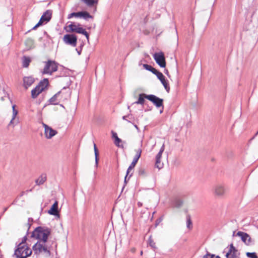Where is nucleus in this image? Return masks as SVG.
Masks as SVG:
<instances>
[{"label":"nucleus","instance_id":"obj_1","mask_svg":"<svg viewBox=\"0 0 258 258\" xmlns=\"http://www.w3.org/2000/svg\"><path fill=\"white\" fill-rule=\"evenodd\" d=\"M51 233V228L42 226L35 228L32 232L30 237L38 240L32 247L35 254H39L40 253L44 252L48 256L51 255L49 247L45 244Z\"/></svg>","mask_w":258,"mask_h":258},{"label":"nucleus","instance_id":"obj_2","mask_svg":"<svg viewBox=\"0 0 258 258\" xmlns=\"http://www.w3.org/2000/svg\"><path fill=\"white\" fill-rule=\"evenodd\" d=\"M32 254V250L27 245L19 244L15 249L13 256L17 258H26Z\"/></svg>","mask_w":258,"mask_h":258},{"label":"nucleus","instance_id":"obj_3","mask_svg":"<svg viewBox=\"0 0 258 258\" xmlns=\"http://www.w3.org/2000/svg\"><path fill=\"white\" fill-rule=\"evenodd\" d=\"M48 80L44 79L31 91V97L36 98L48 85Z\"/></svg>","mask_w":258,"mask_h":258},{"label":"nucleus","instance_id":"obj_4","mask_svg":"<svg viewBox=\"0 0 258 258\" xmlns=\"http://www.w3.org/2000/svg\"><path fill=\"white\" fill-rule=\"evenodd\" d=\"M45 65L42 72L43 74L52 75L57 70L58 64L54 60H48L45 62Z\"/></svg>","mask_w":258,"mask_h":258},{"label":"nucleus","instance_id":"obj_5","mask_svg":"<svg viewBox=\"0 0 258 258\" xmlns=\"http://www.w3.org/2000/svg\"><path fill=\"white\" fill-rule=\"evenodd\" d=\"M80 24H78L77 25L75 23L71 22L70 24L68 26L69 30H67L68 32H75L79 34H82L85 36L88 40L89 39V35L85 29L82 27H80Z\"/></svg>","mask_w":258,"mask_h":258},{"label":"nucleus","instance_id":"obj_6","mask_svg":"<svg viewBox=\"0 0 258 258\" xmlns=\"http://www.w3.org/2000/svg\"><path fill=\"white\" fill-rule=\"evenodd\" d=\"M227 192V189L224 184L218 183L214 186L213 193L218 198H223Z\"/></svg>","mask_w":258,"mask_h":258},{"label":"nucleus","instance_id":"obj_7","mask_svg":"<svg viewBox=\"0 0 258 258\" xmlns=\"http://www.w3.org/2000/svg\"><path fill=\"white\" fill-rule=\"evenodd\" d=\"M57 93H59V101H67L71 98V91L69 87H64Z\"/></svg>","mask_w":258,"mask_h":258},{"label":"nucleus","instance_id":"obj_8","mask_svg":"<svg viewBox=\"0 0 258 258\" xmlns=\"http://www.w3.org/2000/svg\"><path fill=\"white\" fill-rule=\"evenodd\" d=\"M146 98L151 101L157 108H160L162 107V108H164L163 106V99L159 98L158 97L154 95H149V96H146Z\"/></svg>","mask_w":258,"mask_h":258},{"label":"nucleus","instance_id":"obj_9","mask_svg":"<svg viewBox=\"0 0 258 258\" xmlns=\"http://www.w3.org/2000/svg\"><path fill=\"white\" fill-rule=\"evenodd\" d=\"M154 58L156 61V63L161 68H165L166 67V60L164 56V54L163 52L155 53L153 55Z\"/></svg>","mask_w":258,"mask_h":258},{"label":"nucleus","instance_id":"obj_10","mask_svg":"<svg viewBox=\"0 0 258 258\" xmlns=\"http://www.w3.org/2000/svg\"><path fill=\"white\" fill-rule=\"evenodd\" d=\"M64 42L74 47L76 46L77 42V37L74 34H66L63 36Z\"/></svg>","mask_w":258,"mask_h":258},{"label":"nucleus","instance_id":"obj_11","mask_svg":"<svg viewBox=\"0 0 258 258\" xmlns=\"http://www.w3.org/2000/svg\"><path fill=\"white\" fill-rule=\"evenodd\" d=\"M155 75L158 79L161 81V83L163 85L166 91L169 93L170 91V86L168 83V80L165 79L164 76L161 72H159L157 70L154 74Z\"/></svg>","mask_w":258,"mask_h":258},{"label":"nucleus","instance_id":"obj_12","mask_svg":"<svg viewBox=\"0 0 258 258\" xmlns=\"http://www.w3.org/2000/svg\"><path fill=\"white\" fill-rule=\"evenodd\" d=\"M240 252H238V250L234 246L233 243H231L229 245V248L228 251L225 254L226 258H239Z\"/></svg>","mask_w":258,"mask_h":258},{"label":"nucleus","instance_id":"obj_13","mask_svg":"<svg viewBox=\"0 0 258 258\" xmlns=\"http://www.w3.org/2000/svg\"><path fill=\"white\" fill-rule=\"evenodd\" d=\"M43 125L45 128L44 134L46 138L50 139L57 134V132L56 130L52 129L47 124L43 123Z\"/></svg>","mask_w":258,"mask_h":258},{"label":"nucleus","instance_id":"obj_14","mask_svg":"<svg viewBox=\"0 0 258 258\" xmlns=\"http://www.w3.org/2000/svg\"><path fill=\"white\" fill-rule=\"evenodd\" d=\"M237 235L241 237V240L246 245H250L251 243V238L250 236L246 233L238 231L237 233Z\"/></svg>","mask_w":258,"mask_h":258},{"label":"nucleus","instance_id":"obj_15","mask_svg":"<svg viewBox=\"0 0 258 258\" xmlns=\"http://www.w3.org/2000/svg\"><path fill=\"white\" fill-rule=\"evenodd\" d=\"M52 14V10H48L46 11L44 13V14L42 15L39 21L43 24L44 22L45 23H47L48 22H49L50 20V19L51 18Z\"/></svg>","mask_w":258,"mask_h":258},{"label":"nucleus","instance_id":"obj_16","mask_svg":"<svg viewBox=\"0 0 258 258\" xmlns=\"http://www.w3.org/2000/svg\"><path fill=\"white\" fill-rule=\"evenodd\" d=\"M23 86L26 89L31 86L35 82V79L31 77H24L23 78Z\"/></svg>","mask_w":258,"mask_h":258},{"label":"nucleus","instance_id":"obj_17","mask_svg":"<svg viewBox=\"0 0 258 258\" xmlns=\"http://www.w3.org/2000/svg\"><path fill=\"white\" fill-rule=\"evenodd\" d=\"M48 213L51 215L57 216L58 215V202L55 201L51 206L50 209L48 211Z\"/></svg>","mask_w":258,"mask_h":258},{"label":"nucleus","instance_id":"obj_18","mask_svg":"<svg viewBox=\"0 0 258 258\" xmlns=\"http://www.w3.org/2000/svg\"><path fill=\"white\" fill-rule=\"evenodd\" d=\"M46 175L45 174H41L36 180L37 185H40L43 184L46 180Z\"/></svg>","mask_w":258,"mask_h":258},{"label":"nucleus","instance_id":"obj_19","mask_svg":"<svg viewBox=\"0 0 258 258\" xmlns=\"http://www.w3.org/2000/svg\"><path fill=\"white\" fill-rule=\"evenodd\" d=\"M58 98H59V93H57L49 100V103L52 105L58 104L59 102Z\"/></svg>","mask_w":258,"mask_h":258},{"label":"nucleus","instance_id":"obj_20","mask_svg":"<svg viewBox=\"0 0 258 258\" xmlns=\"http://www.w3.org/2000/svg\"><path fill=\"white\" fill-rule=\"evenodd\" d=\"M146 96H149V95H147L144 93L140 94L139 96L138 100L136 101L134 103L137 104H144L145 103V98H146Z\"/></svg>","mask_w":258,"mask_h":258},{"label":"nucleus","instance_id":"obj_21","mask_svg":"<svg viewBox=\"0 0 258 258\" xmlns=\"http://www.w3.org/2000/svg\"><path fill=\"white\" fill-rule=\"evenodd\" d=\"M31 62L30 57L24 56L22 58V66L24 68H28Z\"/></svg>","mask_w":258,"mask_h":258},{"label":"nucleus","instance_id":"obj_22","mask_svg":"<svg viewBox=\"0 0 258 258\" xmlns=\"http://www.w3.org/2000/svg\"><path fill=\"white\" fill-rule=\"evenodd\" d=\"M136 152V155L134 156L133 161L137 163L139 158L141 157L142 150L141 148H139L135 150Z\"/></svg>","mask_w":258,"mask_h":258},{"label":"nucleus","instance_id":"obj_23","mask_svg":"<svg viewBox=\"0 0 258 258\" xmlns=\"http://www.w3.org/2000/svg\"><path fill=\"white\" fill-rule=\"evenodd\" d=\"M183 205V201L179 199H176L173 202V206L175 208H180Z\"/></svg>","mask_w":258,"mask_h":258},{"label":"nucleus","instance_id":"obj_24","mask_svg":"<svg viewBox=\"0 0 258 258\" xmlns=\"http://www.w3.org/2000/svg\"><path fill=\"white\" fill-rule=\"evenodd\" d=\"M122 119L123 120H126L128 122L134 124V123L133 122V120H134V117H133L132 114H129L127 115L123 116Z\"/></svg>","mask_w":258,"mask_h":258},{"label":"nucleus","instance_id":"obj_25","mask_svg":"<svg viewBox=\"0 0 258 258\" xmlns=\"http://www.w3.org/2000/svg\"><path fill=\"white\" fill-rule=\"evenodd\" d=\"M94 153H95V164L96 166L98 165V160H99V152L97 149V148L96 147V145L95 143H94Z\"/></svg>","mask_w":258,"mask_h":258},{"label":"nucleus","instance_id":"obj_26","mask_svg":"<svg viewBox=\"0 0 258 258\" xmlns=\"http://www.w3.org/2000/svg\"><path fill=\"white\" fill-rule=\"evenodd\" d=\"M81 13L80 17H82L85 20L93 18V17L87 11H81Z\"/></svg>","mask_w":258,"mask_h":258},{"label":"nucleus","instance_id":"obj_27","mask_svg":"<svg viewBox=\"0 0 258 258\" xmlns=\"http://www.w3.org/2000/svg\"><path fill=\"white\" fill-rule=\"evenodd\" d=\"M84 3H85L88 6L92 7L94 4L98 3L97 0H81Z\"/></svg>","mask_w":258,"mask_h":258},{"label":"nucleus","instance_id":"obj_28","mask_svg":"<svg viewBox=\"0 0 258 258\" xmlns=\"http://www.w3.org/2000/svg\"><path fill=\"white\" fill-rule=\"evenodd\" d=\"M143 66L144 69L151 72L153 74H154V73L157 71L156 69L148 64H143Z\"/></svg>","mask_w":258,"mask_h":258},{"label":"nucleus","instance_id":"obj_29","mask_svg":"<svg viewBox=\"0 0 258 258\" xmlns=\"http://www.w3.org/2000/svg\"><path fill=\"white\" fill-rule=\"evenodd\" d=\"M186 226L189 229L192 227V221L189 215H187L186 217Z\"/></svg>","mask_w":258,"mask_h":258},{"label":"nucleus","instance_id":"obj_30","mask_svg":"<svg viewBox=\"0 0 258 258\" xmlns=\"http://www.w3.org/2000/svg\"><path fill=\"white\" fill-rule=\"evenodd\" d=\"M81 14V12H77V13H75V12L72 13L68 15V18L71 19V18H72L73 17H80Z\"/></svg>","mask_w":258,"mask_h":258},{"label":"nucleus","instance_id":"obj_31","mask_svg":"<svg viewBox=\"0 0 258 258\" xmlns=\"http://www.w3.org/2000/svg\"><path fill=\"white\" fill-rule=\"evenodd\" d=\"M155 166L159 169H161L163 167V164L161 163L160 159H156Z\"/></svg>","mask_w":258,"mask_h":258},{"label":"nucleus","instance_id":"obj_32","mask_svg":"<svg viewBox=\"0 0 258 258\" xmlns=\"http://www.w3.org/2000/svg\"><path fill=\"white\" fill-rule=\"evenodd\" d=\"M136 162H134L133 161H132V162L131 163V165H130V166L128 167L127 170V174H129L131 172V170H133L134 167H135L136 165Z\"/></svg>","mask_w":258,"mask_h":258},{"label":"nucleus","instance_id":"obj_33","mask_svg":"<svg viewBox=\"0 0 258 258\" xmlns=\"http://www.w3.org/2000/svg\"><path fill=\"white\" fill-rule=\"evenodd\" d=\"M246 255L249 258H258L256 253L254 252H247L246 253Z\"/></svg>","mask_w":258,"mask_h":258},{"label":"nucleus","instance_id":"obj_34","mask_svg":"<svg viewBox=\"0 0 258 258\" xmlns=\"http://www.w3.org/2000/svg\"><path fill=\"white\" fill-rule=\"evenodd\" d=\"M148 241H149V244L150 246L151 247H152L153 248L156 249V243H155V242H154L153 240L150 237Z\"/></svg>","mask_w":258,"mask_h":258},{"label":"nucleus","instance_id":"obj_35","mask_svg":"<svg viewBox=\"0 0 258 258\" xmlns=\"http://www.w3.org/2000/svg\"><path fill=\"white\" fill-rule=\"evenodd\" d=\"M15 105H13L12 106L13 108V119H15L16 115L18 114V111L15 109Z\"/></svg>","mask_w":258,"mask_h":258},{"label":"nucleus","instance_id":"obj_36","mask_svg":"<svg viewBox=\"0 0 258 258\" xmlns=\"http://www.w3.org/2000/svg\"><path fill=\"white\" fill-rule=\"evenodd\" d=\"M139 175L140 176H145L146 175V171L145 169L143 168H141L139 170Z\"/></svg>","mask_w":258,"mask_h":258},{"label":"nucleus","instance_id":"obj_37","mask_svg":"<svg viewBox=\"0 0 258 258\" xmlns=\"http://www.w3.org/2000/svg\"><path fill=\"white\" fill-rule=\"evenodd\" d=\"M121 140L119 139V138H117L114 141L115 145L117 147H121L123 148L122 146H120L119 143L121 142Z\"/></svg>","mask_w":258,"mask_h":258},{"label":"nucleus","instance_id":"obj_38","mask_svg":"<svg viewBox=\"0 0 258 258\" xmlns=\"http://www.w3.org/2000/svg\"><path fill=\"white\" fill-rule=\"evenodd\" d=\"M214 254H211L209 252H207V253L205 255H204L203 258H214Z\"/></svg>","mask_w":258,"mask_h":258},{"label":"nucleus","instance_id":"obj_39","mask_svg":"<svg viewBox=\"0 0 258 258\" xmlns=\"http://www.w3.org/2000/svg\"><path fill=\"white\" fill-rule=\"evenodd\" d=\"M27 235H28L26 234V235H25L24 237H23V238H22V241L19 244H21L22 245H26L25 243L27 240Z\"/></svg>","mask_w":258,"mask_h":258},{"label":"nucleus","instance_id":"obj_40","mask_svg":"<svg viewBox=\"0 0 258 258\" xmlns=\"http://www.w3.org/2000/svg\"><path fill=\"white\" fill-rule=\"evenodd\" d=\"M132 174H133V173H132L130 175V176H129V177H127V176H128V174H127V173L126 174V175H125V177H124V183H125V184H126V183L127 181V180H129V179L130 178V177L132 176Z\"/></svg>","mask_w":258,"mask_h":258},{"label":"nucleus","instance_id":"obj_41","mask_svg":"<svg viewBox=\"0 0 258 258\" xmlns=\"http://www.w3.org/2000/svg\"><path fill=\"white\" fill-rule=\"evenodd\" d=\"M43 24V23H42L40 21H39V22H38V23L33 27V28L32 29V30H35L37 28H38L39 26L42 25Z\"/></svg>","mask_w":258,"mask_h":258},{"label":"nucleus","instance_id":"obj_42","mask_svg":"<svg viewBox=\"0 0 258 258\" xmlns=\"http://www.w3.org/2000/svg\"><path fill=\"white\" fill-rule=\"evenodd\" d=\"M111 133L112 134V138H114L115 140L117 138H118L116 133L114 132L113 131H112Z\"/></svg>","mask_w":258,"mask_h":258},{"label":"nucleus","instance_id":"obj_43","mask_svg":"<svg viewBox=\"0 0 258 258\" xmlns=\"http://www.w3.org/2000/svg\"><path fill=\"white\" fill-rule=\"evenodd\" d=\"M162 155V153L159 152V153L157 154V155L156 156V159H161Z\"/></svg>","mask_w":258,"mask_h":258},{"label":"nucleus","instance_id":"obj_44","mask_svg":"<svg viewBox=\"0 0 258 258\" xmlns=\"http://www.w3.org/2000/svg\"><path fill=\"white\" fill-rule=\"evenodd\" d=\"M27 226H28V230H27V235H28V234H29V229L30 228V227L31 226V223H27Z\"/></svg>","mask_w":258,"mask_h":258},{"label":"nucleus","instance_id":"obj_45","mask_svg":"<svg viewBox=\"0 0 258 258\" xmlns=\"http://www.w3.org/2000/svg\"><path fill=\"white\" fill-rule=\"evenodd\" d=\"M164 149H165V146H164V145L163 144L162 145V146L161 147L159 152H160L163 153V151H164Z\"/></svg>","mask_w":258,"mask_h":258},{"label":"nucleus","instance_id":"obj_46","mask_svg":"<svg viewBox=\"0 0 258 258\" xmlns=\"http://www.w3.org/2000/svg\"><path fill=\"white\" fill-rule=\"evenodd\" d=\"M32 191V189H30V190H27L26 191H23L21 194V196H23L24 194H25L26 192L27 193L29 191Z\"/></svg>","mask_w":258,"mask_h":258},{"label":"nucleus","instance_id":"obj_47","mask_svg":"<svg viewBox=\"0 0 258 258\" xmlns=\"http://www.w3.org/2000/svg\"><path fill=\"white\" fill-rule=\"evenodd\" d=\"M33 221V219L32 218H29L28 219V223H32Z\"/></svg>","mask_w":258,"mask_h":258},{"label":"nucleus","instance_id":"obj_48","mask_svg":"<svg viewBox=\"0 0 258 258\" xmlns=\"http://www.w3.org/2000/svg\"><path fill=\"white\" fill-rule=\"evenodd\" d=\"M76 50L77 51L78 54L80 55L81 53V50H82V47H81V49L80 50H78V49L77 48H76Z\"/></svg>","mask_w":258,"mask_h":258},{"label":"nucleus","instance_id":"obj_49","mask_svg":"<svg viewBox=\"0 0 258 258\" xmlns=\"http://www.w3.org/2000/svg\"><path fill=\"white\" fill-rule=\"evenodd\" d=\"M164 73L165 74H166L167 75H168V74H169L168 71L167 69H165Z\"/></svg>","mask_w":258,"mask_h":258},{"label":"nucleus","instance_id":"obj_50","mask_svg":"<svg viewBox=\"0 0 258 258\" xmlns=\"http://www.w3.org/2000/svg\"><path fill=\"white\" fill-rule=\"evenodd\" d=\"M14 120V119H13V118H12V119L11 120L10 123H9V125H11V124H12L13 123Z\"/></svg>","mask_w":258,"mask_h":258},{"label":"nucleus","instance_id":"obj_51","mask_svg":"<svg viewBox=\"0 0 258 258\" xmlns=\"http://www.w3.org/2000/svg\"><path fill=\"white\" fill-rule=\"evenodd\" d=\"M131 251L133 253L135 252V251H136V249H135V248H131Z\"/></svg>","mask_w":258,"mask_h":258},{"label":"nucleus","instance_id":"obj_52","mask_svg":"<svg viewBox=\"0 0 258 258\" xmlns=\"http://www.w3.org/2000/svg\"><path fill=\"white\" fill-rule=\"evenodd\" d=\"M158 220H157L156 221V226H157V225L159 224V222H160V220H159V222H158Z\"/></svg>","mask_w":258,"mask_h":258},{"label":"nucleus","instance_id":"obj_53","mask_svg":"<svg viewBox=\"0 0 258 258\" xmlns=\"http://www.w3.org/2000/svg\"><path fill=\"white\" fill-rule=\"evenodd\" d=\"M8 207H6L4 209V212H6L7 210H8Z\"/></svg>","mask_w":258,"mask_h":258},{"label":"nucleus","instance_id":"obj_54","mask_svg":"<svg viewBox=\"0 0 258 258\" xmlns=\"http://www.w3.org/2000/svg\"><path fill=\"white\" fill-rule=\"evenodd\" d=\"M134 126H135L136 128L138 129V127L137 125H136V124H134Z\"/></svg>","mask_w":258,"mask_h":258},{"label":"nucleus","instance_id":"obj_55","mask_svg":"<svg viewBox=\"0 0 258 258\" xmlns=\"http://www.w3.org/2000/svg\"><path fill=\"white\" fill-rule=\"evenodd\" d=\"M142 60H141L140 62H139V65H141L142 64Z\"/></svg>","mask_w":258,"mask_h":258},{"label":"nucleus","instance_id":"obj_56","mask_svg":"<svg viewBox=\"0 0 258 258\" xmlns=\"http://www.w3.org/2000/svg\"><path fill=\"white\" fill-rule=\"evenodd\" d=\"M215 258H221L219 256L217 255V256H215L214 257Z\"/></svg>","mask_w":258,"mask_h":258},{"label":"nucleus","instance_id":"obj_57","mask_svg":"<svg viewBox=\"0 0 258 258\" xmlns=\"http://www.w3.org/2000/svg\"><path fill=\"white\" fill-rule=\"evenodd\" d=\"M138 205H139V206H142V204H141L140 202H139V203H138Z\"/></svg>","mask_w":258,"mask_h":258},{"label":"nucleus","instance_id":"obj_58","mask_svg":"<svg viewBox=\"0 0 258 258\" xmlns=\"http://www.w3.org/2000/svg\"><path fill=\"white\" fill-rule=\"evenodd\" d=\"M163 110V109H162L161 110H160V113H161L162 112Z\"/></svg>","mask_w":258,"mask_h":258},{"label":"nucleus","instance_id":"obj_59","mask_svg":"<svg viewBox=\"0 0 258 258\" xmlns=\"http://www.w3.org/2000/svg\"><path fill=\"white\" fill-rule=\"evenodd\" d=\"M140 254H141V255H142V254H143V251H141Z\"/></svg>","mask_w":258,"mask_h":258},{"label":"nucleus","instance_id":"obj_60","mask_svg":"<svg viewBox=\"0 0 258 258\" xmlns=\"http://www.w3.org/2000/svg\"><path fill=\"white\" fill-rule=\"evenodd\" d=\"M257 134H258V131L256 132V133L255 134V136H256Z\"/></svg>","mask_w":258,"mask_h":258}]
</instances>
